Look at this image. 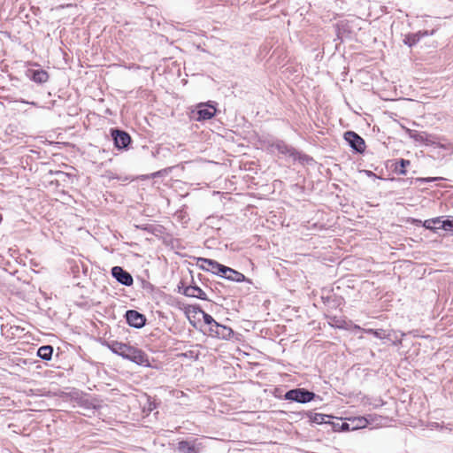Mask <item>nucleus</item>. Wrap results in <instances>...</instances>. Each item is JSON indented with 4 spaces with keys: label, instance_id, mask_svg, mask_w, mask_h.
<instances>
[{
    "label": "nucleus",
    "instance_id": "obj_27",
    "mask_svg": "<svg viewBox=\"0 0 453 453\" xmlns=\"http://www.w3.org/2000/svg\"><path fill=\"white\" fill-rule=\"evenodd\" d=\"M443 180L441 177H427V178H417L416 181L420 183H429L435 180Z\"/></svg>",
    "mask_w": 453,
    "mask_h": 453
},
{
    "label": "nucleus",
    "instance_id": "obj_7",
    "mask_svg": "<svg viewBox=\"0 0 453 453\" xmlns=\"http://www.w3.org/2000/svg\"><path fill=\"white\" fill-rule=\"evenodd\" d=\"M125 319L127 323L134 328H142L145 326L147 319L141 312L135 310H128L126 311Z\"/></svg>",
    "mask_w": 453,
    "mask_h": 453
},
{
    "label": "nucleus",
    "instance_id": "obj_9",
    "mask_svg": "<svg viewBox=\"0 0 453 453\" xmlns=\"http://www.w3.org/2000/svg\"><path fill=\"white\" fill-rule=\"evenodd\" d=\"M321 300L323 303L331 310L337 309L343 301V299L334 294L333 290L323 291L321 295Z\"/></svg>",
    "mask_w": 453,
    "mask_h": 453
},
{
    "label": "nucleus",
    "instance_id": "obj_10",
    "mask_svg": "<svg viewBox=\"0 0 453 453\" xmlns=\"http://www.w3.org/2000/svg\"><path fill=\"white\" fill-rule=\"evenodd\" d=\"M198 263H201L200 267L203 270L211 272L219 276L224 267V265L210 258L200 257L198 258Z\"/></svg>",
    "mask_w": 453,
    "mask_h": 453
},
{
    "label": "nucleus",
    "instance_id": "obj_17",
    "mask_svg": "<svg viewBox=\"0 0 453 453\" xmlns=\"http://www.w3.org/2000/svg\"><path fill=\"white\" fill-rule=\"evenodd\" d=\"M183 294L186 296L196 297L201 300H207L206 294L198 286H188L184 288Z\"/></svg>",
    "mask_w": 453,
    "mask_h": 453
},
{
    "label": "nucleus",
    "instance_id": "obj_22",
    "mask_svg": "<svg viewBox=\"0 0 453 453\" xmlns=\"http://www.w3.org/2000/svg\"><path fill=\"white\" fill-rule=\"evenodd\" d=\"M422 35L420 32L418 33H416V34H410V35H407L403 40V42L411 47L413 45H415L421 38Z\"/></svg>",
    "mask_w": 453,
    "mask_h": 453
},
{
    "label": "nucleus",
    "instance_id": "obj_20",
    "mask_svg": "<svg viewBox=\"0 0 453 453\" xmlns=\"http://www.w3.org/2000/svg\"><path fill=\"white\" fill-rule=\"evenodd\" d=\"M53 354V347L51 345H43L37 350V356L42 360L49 361Z\"/></svg>",
    "mask_w": 453,
    "mask_h": 453
},
{
    "label": "nucleus",
    "instance_id": "obj_28",
    "mask_svg": "<svg viewBox=\"0 0 453 453\" xmlns=\"http://www.w3.org/2000/svg\"><path fill=\"white\" fill-rule=\"evenodd\" d=\"M434 220H431L430 219H426L423 222V226L426 229H429V230H432L433 232H435L436 229H438L439 227H434Z\"/></svg>",
    "mask_w": 453,
    "mask_h": 453
},
{
    "label": "nucleus",
    "instance_id": "obj_4",
    "mask_svg": "<svg viewBox=\"0 0 453 453\" xmlns=\"http://www.w3.org/2000/svg\"><path fill=\"white\" fill-rule=\"evenodd\" d=\"M124 359L135 363L144 367H150L148 355L141 349L130 346Z\"/></svg>",
    "mask_w": 453,
    "mask_h": 453
},
{
    "label": "nucleus",
    "instance_id": "obj_32",
    "mask_svg": "<svg viewBox=\"0 0 453 453\" xmlns=\"http://www.w3.org/2000/svg\"><path fill=\"white\" fill-rule=\"evenodd\" d=\"M414 223H415L416 226H418L419 224L423 225V222L420 219H414Z\"/></svg>",
    "mask_w": 453,
    "mask_h": 453
},
{
    "label": "nucleus",
    "instance_id": "obj_23",
    "mask_svg": "<svg viewBox=\"0 0 453 453\" xmlns=\"http://www.w3.org/2000/svg\"><path fill=\"white\" fill-rule=\"evenodd\" d=\"M365 332L366 334H372L373 336H375L376 338H379V339H384L388 335L386 334V331L384 329L369 328V329H365Z\"/></svg>",
    "mask_w": 453,
    "mask_h": 453
},
{
    "label": "nucleus",
    "instance_id": "obj_1",
    "mask_svg": "<svg viewBox=\"0 0 453 453\" xmlns=\"http://www.w3.org/2000/svg\"><path fill=\"white\" fill-rule=\"evenodd\" d=\"M272 149L276 150L279 153L288 156L293 162H298L302 165H311L314 159L307 154H304L296 148L287 144L282 140H276L270 144Z\"/></svg>",
    "mask_w": 453,
    "mask_h": 453
},
{
    "label": "nucleus",
    "instance_id": "obj_18",
    "mask_svg": "<svg viewBox=\"0 0 453 453\" xmlns=\"http://www.w3.org/2000/svg\"><path fill=\"white\" fill-rule=\"evenodd\" d=\"M307 416L309 417L311 422L316 423L319 425L321 424H326L327 422H330V419H333L334 417L330 415H326L322 413H313V412H308Z\"/></svg>",
    "mask_w": 453,
    "mask_h": 453
},
{
    "label": "nucleus",
    "instance_id": "obj_16",
    "mask_svg": "<svg viewBox=\"0 0 453 453\" xmlns=\"http://www.w3.org/2000/svg\"><path fill=\"white\" fill-rule=\"evenodd\" d=\"M108 348L114 353L125 358L130 345L117 341L107 342Z\"/></svg>",
    "mask_w": 453,
    "mask_h": 453
},
{
    "label": "nucleus",
    "instance_id": "obj_5",
    "mask_svg": "<svg viewBox=\"0 0 453 453\" xmlns=\"http://www.w3.org/2000/svg\"><path fill=\"white\" fill-rule=\"evenodd\" d=\"M203 446L197 439L181 440L178 442V453H201Z\"/></svg>",
    "mask_w": 453,
    "mask_h": 453
},
{
    "label": "nucleus",
    "instance_id": "obj_8",
    "mask_svg": "<svg viewBox=\"0 0 453 453\" xmlns=\"http://www.w3.org/2000/svg\"><path fill=\"white\" fill-rule=\"evenodd\" d=\"M111 276L124 286L130 287L133 285L134 280L132 275L120 266H113L111 268Z\"/></svg>",
    "mask_w": 453,
    "mask_h": 453
},
{
    "label": "nucleus",
    "instance_id": "obj_21",
    "mask_svg": "<svg viewBox=\"0 0 453 453\" xmlns=\"http://www.w3.org/2000/svg\"><path fill=\"white\" fill-rule=\"evenodd\" d=\"M351 422V430H357L361 428H365L369 423V419L365 417H356L352 419H349Z\"/></svg>",
    "mask_w": 453,
    "mask_h": 453
},
{
    "label": "nucleus",
    "instance_id": "obj_25",
    "mask_svg": "<svg viewBox=\"0 0 453 453\" xmlns=\"http://www.w3.org/2000/svg\"><path fill=\"white\" fill-rule=\"evenodd\" d=\"M440 228L445 231L453 232V218L451 219H448L443 220L441 224Z\"/></svg>",
    "mask_w": 453,
    "mask_h": 453
},
{
    "label": "nucleus",
    "instance_id": "obj_24",
    "mask_svg": "<svg viewBox=\"0 0 453 453\" xmlns=\"http://www.w3.org/2000/svg\"><path fill=\"white\" fill-rule=\"evenodd\" d=\"M203 322L210 326V327H214L218 322L208 313L202 311Z\"/></svg>",
    "mask_w": 453,
    "mask_h": 453
},
{
    "label": "nucleus",
    "instance_id": "obj_26",
    "mask_svg": "<svg viewBox=\"0 0 453 453\" xmlns=\"http://www.w3.org/2000/svg\"><path fill=\"white\" fill-rule=\"evenodd\" d=\"M341 422H342V418H336L335 421L330 419V422H327V425H330L332 426V430L334 432H341V429H340Z\"/></svg>",
    "mask_w": 453,
    "mask_h": 453
},
{
    "label": "nucleus",
    "instance_id": "obj_2",
    "mask_svg": "<svg viewBox=\"0 0 453 453\" xmlns=\"http://www.w3.org/2000/svg\"><path fill=\"white\" fill-rule=\"evenodd\" d=\"M317 397V395L304 388H297L287 391L284 395L285 400L296 402L299 403H307Z\"/></svg>",
    "mask_w": 453,
    "mask_h": 453
},
{
    "label": "nucleus",
    "instance_id": "obj_13",
    "mask_svg": "<svg viewBox=\"0 0 453 453\" xmlns=\"http://www.w3.org/2000/svg\"><path fill=\"white\" fill-rule=\"evenodd\" d=\"M406 133L410 138L413 139L415 142H418L422 144L431 145L434 144V141L432 140V135L428 134L426 132H419L412 129H406Z\"/></svg>",
    "mask_w": 453,
    "mask_h": 453
},
{
    "label": "nucleus",
    "instance_id": "obj_31",
    "mask_svg": "<svg viewBox=\"0 0 453 453\" xmlns=\"http://www.w3.org/2000/svg\"><path fill=\"white\" fill-rule=\"evenodd\" d=\"M431 220H434V224L441 223L442 222V221H441V218L440 217H437V218H434V219H431Z\"/></svg>",
    "mask_w": 453,
    "mask_h": 453
},
{
    "label": "nucleus",
    "instance_id": "obj_3",
    "mask_svg": "<svg viewBox=\"0 0 453 453\" xmlns=\"http://www.w3.org/2000/svg\"><path fill=\"white\" fill-rule=\"evenodd\" d=\"M111 135L114 142V146L119 150H127L132 142L130 134L119 128H111Z\"/></svg>",
    "mask_w": 453,
    "mask_h": 453
},
{
    "label": "nucleus",
    "instance_id": "obj_12",
    "mask_svg": "<svg viewBox=\"0 0 453 453\" xmlns=\"http://www.w3.org/2000/svg\"><path fill=\"white\" fill-rule=\"evenodd\" d=\"M26 75L28 79L38 84H43L49 80V73L42 69H27Z\"/></svg>",
    "mask_w": 453,
    "mask_h": 453
},
{
    "label": "nucleus",
    "instance_id": "obj_14",
    "mask_svg": "<svg viewBox=\"0 0 453 453\" xmlns=\"http://www.w3.org/2000/svg\"><path fill=\"white\" fill-rule=\"evenodd\" d=\"M210 332L212 335L226 340L230 339L234 334V331L230 327L219 323L214 325V327H210Z\"/></svg>",
    "mask_w": 453,
    "mask_h": 453
},
{
    "label": "nucleus",
    "instance_id": "obj_15",
    "mask_svg": "<svg viewBox=\"0 0 453 453\" xmlns=\"http://www.w3.org/2000/svg\"><path fill=\"white\" fill-rule=\"evenodd\" d=\"M216 113V109L211 104H201L198 106L196 115L197 120H207L211 119Z\"/></svg>",
    "mask_w": 453,
    "mask_h": 453
},
{
    "label": "nucleus",
    "instance_id": "obj_29",
    "mask_svg": "<svg viewBox=\"0 0 453 453\" xmlns=\"http://www.w3.org/2000/svg\"><path fill=\"white\" fill-rule=\"evenodd\" d=\"M340 429L342 432L352 431L351 430V422H345V421L342 420Z\"/></svg>",
    "mask_w": 453,
    "mask_h": 453
},
{
    "label": "nucleus",
    "instance_id": "obj_30",
    "mask_svg": "<svg viewBox=\"0 0 453 453\" xmlns=\"http://www.w3.org/2000/svg\"><path fill=\"white\" fill-rule=\"evenodd\" d=\"M165 171H166V170H162V171H157V172H156V173H153L151 174V177H152V178L160 177V176H162L163 172H165Z\"/></svg>",
    "mask_w": 453,
    "mask_h": 453
},
{
    "label": "nucleus",
    "instance_id": "obj_11",
    "mask_svg": "<svg viewBox=\"0 0 453 453\" xmlns=\"http://www.w3.org/2000/svg\"><path fill=\"white\" fill-rule=\"evenodd\" d=\"M219 276L234 282H243L246 280L244 274L226 265H224L221 273H219Z\"/></svg>",
    "mask_w": 453,
    "mask_h": 453
},
{
    "label": "nucleus",
    "instance_id": "obj_19",
    "mask_svg": "<svg viewBox=\"0 0 453 453\" xmlns=\"http://www.w3.org/2000/svg\"><path fill=\"white\" fill-rule=\"evenodd\" d=\"M411 165V161L408 159L401 158L396 160L393 165V171L397 174L405 175L406 174V167Z\"/></svg>",
    "mask_w": 453,
    "mask_h": 453
},
{
    "label": "nucleus",
    "instance_id": "obj_6",
    "mask_svg": "<svg viewBox=\"0 0 453 453\" xmlns=\"http://www.w3.org/2000/svg\"><path fill=\"white\" fill-rule=\"evenodd\" d=\"M344 140L357 153H363L365 150V140L354 131L344 133Z\"/></svg>",
    "mask_w": 453,
    "mask_h": 453
}]
</instances>
